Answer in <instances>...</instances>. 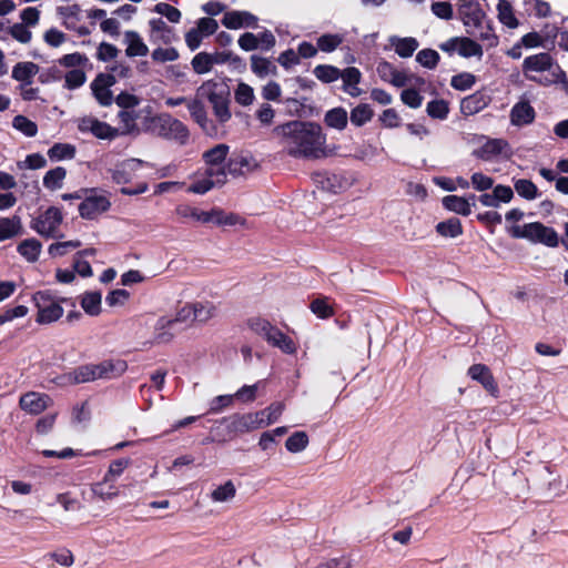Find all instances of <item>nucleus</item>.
<instances>
[{
	"mask_svg": "<svg viewBox=\"0 0 568 568\" xmlns=\"http://www.w3.org/2000/svg\"><path fill=\"white\" fill-rule=\"evenodd\" d=\"M88 61V57L80 52L64 54L58 60L60 65L73 69H77L78 67H84Z\"/></svg>",
	"mask_w": 568,
	"mask_h": 568,
	"instance_id": "0e129e2a",
	"label": "nucleus"
},
{
	"mask_svg": "<svg viewBox=\"0 0 568 568\" xmlns=\"http://www.w3.org/2000/svg\"><path fill=\"white\" fill-rule=\"evenodd\" d=\"M40 68L34 62H18L13 69L11 77L21 84H32V78L39 72Z\"/></svg>",
	"mask_w": 568,
	"mask_h": 568,
	"instance_id": "cd10ccee",
	"label": "nucleus"
},
{
	"mask_svg": "<svg viewBox=\"0 0 568 568\" xmlns=\"http://www.w3.org/2000/svg\"><path fill=\"white\" fill-rule=\"evenodd\" d=\"M236 494V489L232 480H227L225 484L216 487L211 497L214 501H226L232 499Z\"/></svg>",
	"mask_w": 568,
	"mask_h": 568,
	"instance_id": "e2e57ef3",
	"label": "nucleus"
},
{
	"mask_svg": "<svg viewBox=\"0 0 568 568\" xmlns=\"http://www.w3.org/2000/svg\"><path fill=\"white\" fill-rule=\"evenodd\" d=\"M311 311L320 318L326 320L334 315L333 307L328 304L327 298H315L311 305Z\"/></svg>",
	"mask_w": 568,
	"mask_h": 568,
	"instance_id": "338daca9",
	"label": "nucleus"
},
{
	"mask_svg": "<svg viewBox=\"0 0 568 568\" xmlns=\"http://www.w3.org/2000/svg\"><path fill=\"white\" fill-rule=\"evenodd\" d=\"M514 189L519 196L526 200H534L539 195L536 184L528 179H518L514 182Z\"/></svg>",
	"mask_w": 568,
	"mask_h": 568,
	"instance_id": "09e8293b",
	"label": "nucleus"
},
{
	"mask_svg": "<svg viewBox=\"0 0 568 568\" xmlns=\"http://www.w3.org/2000/svg\"><path fill=\"white\" fill-rule=\"evenodd\" d=\"M459 17L467 29L483 28L486 18L478 2L465 1L458 9Z\"/></svg>",
	"mask_w": 568,
	"mask_h": 568,
	"instance_id": "4468645a",
	"label": "nucleus"
},
{
	"mask_svg": "<svg viewBox=\"0 0 568 568\" xmlns=\"http://www.w3.org/2000/svg\"><path fill=\"white\" fill-rule=\"evenodd\" d=\"M257 17L248 11H229L225 12L222 24L231 30H237L241 28H256Z\"/></svg>",
	"mask_w": 568,
	"mask_h": 568,
	"instance_id": "dca6fc26",
	"label": "nucleus"
},
{
	"mask_svg": "<svg viewBox=\"0 0 568 568\" xmlns=\"http://www.w3.org/2000/svg\"><path fill=\"white\" fill-rule=\"evenodd\" d=\"M124 43L126 44L125 55L128 58L145 57L149 53V47L144 43L139 32L134 30L124 32Z\"/></svg>",
	"mask_w": 568,
	"mask_h": 568,
	"instance_id": "b1692460",
	"label": "nucleus"
},
{
	"mask_svg": "<svg viewBox=\"0 0 568 568\" xmlns=\"http://www.w3.org/2000/svg\"><path fill=\"white\" fill-rule=\"evenodd\" d=\"M467 33L477 37L479 40L487 43L488 48H494L498 44V37L494 32L490 21H483V28L467 29Z\"/></svg>",
	"mask_w": 568,
	"mask_h": 568,
	"instance_id": "c9c22d12",
	"label": "nucleus"
},
{
	"mask_svg": "<svg viewBox=\"0 0 568 568\" xmlns=\"http://www.w3.org/2000/svg\"><path fill=\"white\" fill-rule=\"evenodd\" d=\"M476 82V77L468 72H462L452 77L450 85L458 91L469 90Z\"/></svg>",
	"mask_w": 568,
	"mask_h": 568,
	"instance_id": "680f3d73",
	"label": "nucleus"
},
{
	"mask_svg": "<svg viewBox=\"0 0 568 568\" xmlns=\"http://www.w3.org/2000/svg\"><path fill=\"white\" fill-rule=\"evenodd\" d=\"M374 116V110L367 103H361L351 111L349 120L355 126H363Z\"/></svg>",
	"mask_w": 568,
	"mask_h": 568,
	"instance_id": "a19ab883",
	"label": "nucleus"
},
{
	"mask_svg": "<svg viewBox=\"0 0 568 568\" xmlns=\"http://www.w3.org/2000/svg\"><path fill=\"white\" fill-rule=\"evenodd\" d=\"M12 126L28 138H33L38 133V125L24 115H16L12 120Z\"/></svg>",
	"mask_w": 568,
	"mask_h": 568,
	"instance_id": "864d4df0",
	"label": "nucleus"
},
{
	"mask_svg": "<svg viewBox=\"0 0 568 568\" xmlns=\"http://www.w3.org/2000/svg\"><path fill=\"white\" fill-rule=\"evenodd\" d=\"M314 75L323 83H332L342 75V70L331 64H318L313 70Z\"/></svg>",
	"mask_w": 568,
	"mask_h": 568,
	"instance_id": "37998d69",
	"label": "nucleus"
},
{
	"mask_svg": "<svg viewBox=\"0 0 568 568\" xmlns=\"http://www.w3.org/2000/svg\"><path fill=\"white\" fill-rule=\"evenodd\" d=\"M324 123L331 129L343 131L348 123L347 111L343 106H336L326 111Z\"/></svg>",
	"mask_w": 568,
	"mask_h": 568,
	"instance_id": "2f4dec72",
	"label": "nucleus"
},
{
	"mask_svg": "<svg viewBox=\"0 0 568 568\" xmlns=\"http://www.w3.org/2000/svg\"><path fill=\"white\" fill-rule=\"evenodd\" d=\"M41 250V242L34 237L26 239L17 246V252L29 263H34L39 260Z\"/></svg>",
	"mask_w": 568,
	"mask_h": 568,
	"instance_id": "c756f323",
	"label": "nucleus"
},
{
	"mask_svg": "<svg viewBox=\"0 0 568 568\" xmlns=\"http://www.w3.org/2000/svg\"><path fill=\"white\" fill-rule=\"evenodd\" d=\"M63 222V213L57 206H49L43 213L32 219L30 227L44 239H62L60 225Z\"/></svg>",
	"mask_w": 568,
	"mask_h": 568,
	"instance_id": "39448f33",
	"label": "nucleus"
},
{
	"mask_svg": "<svg viewBox=\"0 0 568 568\" xmlns=\"http://www.w3.org/2000/svg\"><path fill=\"white\" fill-rule=\"evenodd\" d=\"M224 168H225V171H226V175L231 174L234 178L241 176L246 171H250L252 169L250 160L246 156H243V155H237V156L230 158L226 161Z\"/></svg>",
	"mask_w": 568,
	"mask_h": 568,
	"instance_id": "4c0bfd02",
	"label": "nucleus"
},
{
	"mask_svg": "<svg viewBox=\"0 0 568 568\" xmlns=\"http://www.w3.org/2000/svg\"><path fill=\"white\" fill-rule=\"evenodd\" d=\"M226 180L225 168H206L205 178L191 183L187 187V192L194 194H205L215 185H224Z\"/></svg>",
	"mask_w": 568,
	"mask_h": 568,
	"instance_id": "6e6552de",
	"label": "nucleus"
},
{
	"mask_svg": "<svg viewBox=\"0 0 568 568\" xmlns=\"http://www.w3.org/2000/svg\"><path fill=\"white\" fill-rule=\"evenodd\" d=\"M153 11L164 16L172 23L180 22L181 11L169 3L159 2L154 6Z\"/></svg>",
	"mask_w": 568,
	"mask_h": 568,
	"instance_id": "774afa93",
	"label": "nucleus"
},
{
	"mask_svg": "<svg viewBox=\"0 0 568 568\" xmlns=\"http://www.w3.org/2000/svg\"><path fill=\"white\" fill-rule=\"evenodd\" d=\"M65 176L67 170L63 166L51 169L43 176V186L50 191L61 189Z\"/></svg>",
	"mask_w": 568,
	"mask_h": 568,
	"instance_id": "ea45409f",
	"label": "nucleus"
},
{
	"mask_svg": "<svg viewBox=\"0 0 568 568\" xmlns=\"http://www.w3.org/2000/svg\"><path fill=\"white\" fill-rule=\"evenodd\" d=\"M97 379H112L122 376L128 364L123 359H106L99 364H94Z\"/></svg>",
	"mask_w": 568,
	"mask_h": 568,
	"instance_id": "6ab92c4d",
	"label": "nucleus"
},
{
	"mask_svg": "<svg viewBox=\"0 0 568 568\" xmlns=\"http://www.w3.org/2000/svg\"><path fill=\"white\" fill-rule=\"evenodd\" d=\"M458 53H459V55H462L464 58H470V57L481 58L483 48L475 40L467 38V37H463V38H459Z\"/></svg>",
	"mask_w": 568,
	"mask_h": 568,
	"instance_id": "de8ad7c7",
	"label": "nucleus"
},
{
	"mask_svg": "<svg viewBox=\"0 0 568 568\" xmlns=\"http://www.w3.org/2000/svg\"><path fill=\"white\" fill-rule=\"evenodd\" d=\"M151 34L161 33L160 38L163 43L169 44L172 41L173 29L169 27L162 18H154L149 21Z\"/></svg>",
	"mask_w": 568,
	"mask_h": 568,
	"instance_id": "4d7b16f0",
	"label": "nucleus"
},
{
	"mask_svg": "<svg viewBox=\"0 0 568 568\" xmlns=\"http://www.w3.org/2000/svg\"><path fill=\"white\" fill-rule=\"evenodd\" d=\"M490 102V98L481 91L464 98L460 102V111L465 115H474L484 110Z\"/></svg>",
	"mask_w": 568,
	"mask_h": 568,
	"instance_id": "5701e85b",
	"label": "nucleus"
},
{
	"mask_svg": "<svg viewBox=\"0 0 568 568\" xmlns=\"http://www.w3.org/2000/svg\"><path fill=\"white\" fill-rule=\"evenodd\" d=\"M443 206L450 212L457 213L463 216H468L471 213V204L466 197L458 195H446L442 200Z\"/></svg>",
	"mask_w": 568,
	"mask_h": 568,
	"instance_id": "7c9ffc66",
	"label": "nucleus"
},
{
	"mask_svg": "<svg viewBox=\"0 0 568 568\" xmlns=\"http://www.w3.org/2000/svg\"><path fill=\"white\" fill-rule=\"evenodd\" d=\"M91 90L97 101L102 106H109L113 102V94L109 87H104L101 83L94 81L91 82Z\"/></svg>",
	"mask_w": 568,
	"mask_h": 568,
	"instance_id": "bf43d9fd",
	"label": "nucleus"
},
{
	"mask_svg": "<svg viewBox=\"0 0 568 568\" xmlns=\"http://www.w3.org/2000/svg\"><path fill=\"white\" fill-rule=\"evenodd\" d=\"M194 307L193 303H186L181 307L174 318L160 317L158 321L159 328H176L178 324L193 323Z\"/></svg>",
	"mask_w": 568,
	"mask_h": 568,
	"instance_id": "393cba45",
	"label": "nucleus"
},
{
	"mask_svg": "<svg viewBox=\"0 0 568 568\" xmlns=\"http://www.w3.org/2000/svg\"><path fill=\"white\" fill-rule=\"evenodd\" d=\"M101 300L99 291L85 292L80 304L88 315L98 316L101 313Z\"/></svg>",
	"mask_w": 568,
	"mask_h": 568,
	"instance_id": "58836bf2",
	"label": "nucleus"
},
{
	"mask_svg": "<svg viewBox=\"0 0 568 568\" xmlns=\"http://www.w3.org/2000/svg\"><path fill=\"white\" fill-rule=\"evenodd\" d=\"M192 68L195 73L204 74L212 70L213 62L211 58V53L207 52H199L195 54L191 61Z\"/></svg>",
	"mask_w": 568,
	"mask_h": 568,
	"instance_id": "6e6d98bb",
	"label": "nucleus"
},
{
	"mask_svg": "<svg viewBox=\"0 0 568 568\" xmlns=\"http://www.w3.org/2000/svg\"><path fill=\"white\" fill-rule=\"evenodd\" d=\"M343 91L353 98L361 95L362 90L357 87L362 80L361 71L355 67H348L342 70Z\"/></svg>",
	"mask_w": 568,
	"mask_h": 568,
	"instance_id": "bb28decb",
	"label": "nucleus"
},
{
	"mask_svg": "<svg viewBox=\"0 0 568 568\" xmlns=\"http://www.w3.org/2000/svg\"><path fill=\"white\" fill-rule=\"evenodd\" d=\"M436 232L443 237H457L463 234L464 229L458 217H450L442 221L435 226Z\"/></svg>",
	"mask_w": 568,
	"mask_h": 568,
	"instance_id": "f704fd0d",
	"label": "nucleus"
},
{
	"mask_svg": "<svg viewBox=\"0 0 568 568\" xmlns=\"http://www.w3.org/2000/svg\"><path fill=\"white\" fill-rule=\"evenodd\" d=\"M50 402L51 398L47 394L28 392L20 397L19 406L31 415H39L47 409Z\"/></svg>",
	"mask_w": 568,
	"mask_h": 568,
	"instance_id": "2eb2a0df",
	"label": "nucleus"
},
{
	"mask_svg": "<svg viewBox=\"0 0 568 568\" xmlns=\"http://www.w3.org/2000/svg\"><path fill=\"white\" fill-rule=\"evenodd\" d=\"M310 443L308 435L298 430L293 433L285 442V447L290 453H300L304 450Z\"/></svg>",
	"mask_w": 568,
	"mask_h": 568,
	"instance_id": "3c124183",
	"label": "nucleus"
},
{
	"mask_svg": "<svg viewBox=\"0 0 568 568\" xmlns=\"http://www.w3.org/2000/svg\"><path fill=\"white\" fill-rule=\"evenodd\" d=\"M247 326L258 336L268 342V338L276 333L277 327L268 320L260 316L251 317L247 320Z\"/></svg>",
	"mask_w": 568,
	"mask_h": 568,
	"instance_id": "473e14b6",
	"label": "nucleus"
},
{
	"mask_svg": "<svg viewBox=\"0 0 568 568\" xmlns=\"http://www.w3.org/2000/svg\"><path fill=\"white\" fill-rule=\"evenodd\" d=\"M439 59L438 52L433 49H423L416 55V61L427 69H435Z\"/></svg>",
	"mask_w": 568,
	"mask_h": 568,
	"instance_id": "69168bd1",
	"label": "nucleus"
},
{
	"mask_svg": "<svg viewBox=\"0 0 568 568\" xmlns=\"http://www.w3.org/2000/svg\"><path fill=\"white\" fill-rule=\"evenodd\" d=\"M267 343L273 347L280 348L284 354L293 355L297 352L295 342L278 327L276 333L268 338Z\"/></svg>",
	"mask_w": 568,
	"mask_h": 568,
	"instance_id": "72a5a7b5",
	"label": "nucleus"
},
{
	"mask_svg": "<svg viewBox=\"0 0 568 568\" xmlns=\"http://www.w3.org/2000/svg\"><path fill=\"white\" fill-rule=\"evenodd\" d=\"M79 129L82 132L90 131L95 138L102 140H112L118 136V129L98 119H83Z\"/></svg>",
	"mask_w": 568,
	"mask_h": 568,
	"instance_id": "a211bd4d",
	"label": "nucleus"
},
{
	"mask_svg": "<svg viewBox=\"0 0 568 568\" xmlns=\"http://www.w3.org/2000/svg\"><path fill=\"white\" fill-rule=\"evenodd\" d=\"M284 152L294 159H321L326 155V134L317 122L291 120L274 126Z\"/></svg>",
	"mask_w": 568,
	"mask_h": 568,
	"instance_id": "f257e3e1",
	"label": "nucleus"
},
{
	"mask_svg": "<svg viewBox=\"0 0 568 568\" xmlns=\"http://www.w3.org/2000/svg\"><path fill=\"white\" fill-rule=\"evenodd\" d=\"M97 379L94 364H84L75 367L73 371L61 374L54 378L55 384L77 385Z\"/></svg>",
	"mask_w": 568,
	"mask_h": 568,
	"instance_id": "f8f14e48",
	"label": "nucleus"
},
{
	"mask_svg": "<svg viewBox=\"0 0 568 568\" xmlns=\"http://www.w3.org/2000/svg\"><path fill=\"white\" fill-rule=\"evenodd\" d=\"M222 423H226L229 433L243 434L264 426V412L234 414L224 417Z\"/></svg>",
	"mask_w": 568,
	"mask_h": 568,
	"instance_id": "423d86ee",
	"label": "nucleus"
},
{
	"mask_svg": "<svg viewBox=\"0 0 568 568\" xmlns=\"http://www.w3.org/2000/svg\"><path fill=\"white\" fill-rule=\"evenodd\" d=\"M144 162L139 159H126L115 164L113 169H110L111 179L116 184L130 183L136 172L143 166Z\"/></svg>",
	"mask_w": 568,
	"mask_h": 568,
	"instance_id": "ddd939ff",
	"label": "nucleus"
},
{
	"mask_svg": "<svg viewBox=\"0 0 568 568\" xmlns=\"http://www.w3.org/2000/svg\"><path fill=\"white\" fill-rule=\"evenodd\" d=\"M497 11H498V19L504 26H506L510 29L518 27L519 22L514 14V10H513V7L509 1L499 0V2L497 4Z\"/></svg>",
	"mask_w": 568,
	"mask_h": 568,
	"instance_id": "79ce46f5",
	"label": "nucleus"
},
{
	"mask_svg": "<svg viewBox=\"0 0 568 568\" xmlns=\"http://www.w3.org/2000/svg\"><path fill=\"white\" fill-rule=\"evenodd\" d=\"M161 122V131L165 136L176 140L182 145L186 144L190 132L182 121L168 115L162 118Z\"/></svg>",
	"mask_w": 568,
	"mask_h": 568,
	"instance_id": "f3484780",
	"label": "nucleus"
},
{
	"mask_svg": "<svg viewBox=\"0 0 568 568\" xmlns=\"http://www.w3.org/2000/svg\"><path fill=\"white\" fill-rule=\"evenodd\" d=\"M229 152L230 146L225 143H220L203 152L202 160L207 165V168L219 169L221 166H225L224 163Z\"/></svg>",
	"mask_w": 568,
	"mask_h": 568,
	"instance_id": "a878e982",
	"label": "nucleus"
},
{
	"mask_svg": "<svg viewBox=\"0 0 568 568\" xmlns=\"http://www.w3.org/2000/svg\"><path fill=\"white\" fill-rule=\"evenodd\" d=\"M395 45V52L400 58H409L414 54L415 50L418 48V41L415 38H396L393 41Z\"/></svg>",
	"mask_w": 568,
	"mask_h": 568,
	"instance_id": "a18cd8bd",
	"label": "nucleus"
},
{
	"mask_svg": "<svg viewBox=\"0 0 568 568\" xmlns=\"http://www.w3.org/2000/svg\"><path fill=\"white\" fill-rule=\"evenodd\" d=\"M187 110L194 122L200 125L206 135L211 138L217 136L219 126L213 120L207 118V112L202 101L197 99L189 101Z\"/></svg>",
	"mask_w": 568,
	"mask_h": 568,
	"instance_id": "9d476101",
	"label": "nucleus"
},
{
	"mask_svg": "<svg viewBox=\"0 0 568 568\" xmlns=\"http://www.w3.org/2000/svg\"><path fill=\"white\" fill-rule=\"evenodd\" d=\"M110 207V200L104 195H98L95 191L85 194L84 200L79 204V214L82 219L94 220Z\"/></svg>",
	"mask_w": 568,
	"mask_h": 568,
	"instance_id": "0eeeda50",
	"label": "nucleus"
},
{
	"mask_svg": "<svg viewBox=\"0 0 568 568\" xmlns=\"http://www.w3.org/2000/svg\"><path fill=\"white\" fill-rule=\"evenodd\" d=\"M507 148H509V143L504 139H488L485 144L473 151V155L476 159L489 161L494 156L501 154Z\"/></svg>",
	"mask_w": 568,
	"mask_h": 568,
	"instance_id": "4be33fe9",
	"label": "nucleus"
},
{
	"mask_svg": "<svg viewBox=\"0 0 568 568\" xmlns=\"http://www.w3.org/2000/svg\"><path fill=\"white\" fill-rule=\"evenodd\" d=\"M193 307H194L193 320H194V322L196 321L200 323H206L209 320H211L215 315V312H216L215 305L211 302H205V303L196 302V303H193Z\"/></svg>",
	"mask_w": 568,
	"mask_h": 568,
	"instance_id": "603ef678",
	"label": "nucleus"
},
{
	"mask_svg": "<svg viewBox=\"0 0 568 568\" xmlns=\"http://www.w3.org/2000/svg\"><path fill=\"white\" fill-rule=\"evenodd\" d=\"M554 59L548 52H540L525 58L523 62V72L528 79L531 77L528 72H544L551 69Z\"/></svg>",
	"mask_w": 568,
	"mask_h": 568,
	"instance_id": "aec40b11",
	"label": "nucleus"
},
{
	"mask_svg": "<svg viewBox=\"0 0 568 568\" xmlns=\"http://www.w3.org/2000/svg\"><path fill=\"white\" fill-rule=\"evenodd\" d=\"M467 375L478 382L484 389L497 398L499 396V387L498 384L490 371V368L485 364H473L467 372Z\"/></svg>",
	"mask_w": 568,
	"mask_h": 568,
	"instance_id": "9b49d317",
	"label": "nucleus"
},
{
	"mask_svg": "<svg viewBox=\"0 0 568 568\" xmlns=\"http://www.w3.org/2000/svg\"><path fill=\"white\" fill-rule=\"evenodd\" d=\"M196 93L212 104L213 114L220 124H225L231 120V89L227 79L216 77L206 80L199 87Z\"/></svg>",
	"mask_w": 568,
	"mask_h": 568,
	"instance_id": "f03ea898",
	"label": "nucleus"
},
{
	"mask_svg": "<svg viewBox=\"0 0 568 568\" xmlns=\"http://www.w3.org/2000/svg\"><path fill=\"white\" fill-rule=\"evenodd\" d=\"M343 42L339 34L326 33L317 39V49L323 52H333Z\"/></svg>",
	"mask_w": 568,
	"mask_h": 568,
	"instance_id": "052dcab7",
	"label": "nucleus"
},
{
	"mask_svg": "<svg viewBox=\"0 0 568 568\" xmlns=\"http://www.w3.org/2000/svg\"><path fill=\"white\" fill-rule=\"evenodd\" d=\"M509 234L514 239H526L532 243L544 244L548 247H557L559 245L557 231L541 222H531L524 226L514 225L510 227Z\"/></svg>",
	"mask_w": 568,
	"mask_h": 568,
	"instance_id": "7ed1b4c3",
	"label": "nucleus"
},
{
	"mask_svg": "<svg viewBox=\"0 0 568 568\" xmlns=\"http://www.w3.org/2000/svg\"><path fill=\"white\" fill-rule=\"evenodd\" d=\"M75 155V146L69 143H54L48 150V156L52 161H61L65 159H73Z\"/></svg>",
	"mask_w": 568,
	"mask_h": 568,
	"instance_id": "c03bdc74",
	"label": "nucleus"
},
{
	"mask_svg": "<svg viewBox=\"0 0 568 568\" xmlns=\"http://www.w3.org/2000/svg\"><path fill=\"white\" fill-rule=\"evenodd\" d=\"M251 69L258 78H265L267 74L275 75L277 73L276 65H274L268 59L256 54L251 55Z\"/></svg>",
	"mask_w": 568,
	"mask_h": 568,
	"instance_id": "e433bc0d",
	"label": "nucleus"
},
{
	"mask_svg": "<svg viewBox=\"0 0 568 568\" xmlns=\"http://www.w3.org/2000/svg\"><path fill=\"white\" fill-rule=\"evenodd\" d=\"M32 300L38 310L36 317L38 324H50L62 317L63 307L60 302H65L67 298L57 300L50 290H45L36 292Z\"/></svg>",
	"mask_w": 568,
	"mask_h": 568,
	"instance_id": "20e7f679",
	"label": "nucleus"
},
{
	"mask_svg": "<svg viewBox=\"0 0 568 568\" xmlns=\"http://www.w3.org/2000/svg\"><path fill=\"white\" fill-rule=\"evenodd\" d=\"M109 483L110 480L104 479L99 483H94L91 486L93 495L102 500H110L116 497L119 495V489L113 484Z\"/></svg>",
	"mask_w": 568,
	"mask_h": 568,
	"instance_id": "49530a36",
	"label": "nucleus"
},
{
	"mask_svg": "<svg viewBox=\"0 0 568 568\" xmlns=\"http://www.w3.org/2000/svg\"><path fill=\"white\" fill-rule=\"evenodd\" d=\"M87 75L82 69H72L64 75V88L75 90L85 83Z\"/></svg>",
	"mask_w": 568,
	"mask_h": 568,
	"instance_id": "13d9d810",
	"label": "nucleus"
},
{
	"mask_svg": "<svg viewBox=\"0 0 568 568\" xmlns=\"http://www.w3.org/2000/svg\"><path fill=\"white\" fill-rule=\"evenodd\" d=\"M196 221L206 223H214L215 225L223 226H233V225H245L246 220L240 216L236 213H226L224 210L220 207H213L211 211H200L197 210Z\"/></svg>",
	"mask_w": 568,
	"mask_h": 568,
	"instance_id": "1a4fd4ad",
	"label": "nucleus"
},
{
	"mask_svg": "<svg viewBox=\"0 0 568 568\" xmlns=\"http://www.w3.org/2000/svg\"><path fill=\"white\" fill-rule=\"evenodd\" d=\"M82 245L79 240H70L65 242H54L49 245L48 253L51 257L64 256L69 252L79 248Z\"/></svg>",
	"mask_w": 568,
	"mask_h": 568,
	"instance_id": "8fccbe9b",
	"label": "nucleus"
},
{
	"mask_svg": "<svg viewBox=\"0 0 568 568\" xmlns=\"http://www.w3.org/2000/svg\"><path fill=\"white\" fill-rule=\"evenodd\" d=\"M426 112L432 119L445 120L449 113L448 102L439 99L427 103Z\"/></svg>",
	"mask_w": 568,
	"mask_h": 568,
	"instance_id": "5fc2aeb1",
	"label": "nucleus"
},
{
	"mask_svg": "<svg viewBox=\"0 0 568 568\" xmlns=\"http://www.w3.org/2000/svg\"><path fill=\"white\" fill-rule=\"evenodd\" d=\"M23 227L18 215L12 217H0V242L13 239L22 234Z\"/></svg>",
	"mask_w": 568,
	"mask_h": 568,
	"instance_id": "c85d7f7f",
	"label": "nucleus"
},
{
	"mask_svg": "<svg viewBox=\"0 0 568 568\" xmlns=\"http://www.w3.org/2000/svg\"><path fill=\"white\" fill-rule=\"evenodd\" d=\"M535 118L536 111L528 101H519L510 110V122L515 126L528 125Z\"/></svg>",
	"mask_w": 568,
	"mask_h": 568,
	"instance_id": "412c9836",
	"label": "nucleus"
}]
</instances>
